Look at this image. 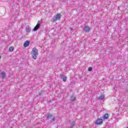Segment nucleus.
<instances>
[{
	"label": "nucleus",
	"instance_id": "1",
	"mask_svg": "<svg viewBox=\"0 0 128 128\" xmlns=\"http://www.w3.org/2000/svg\"><path fill=\"white\" fill-rule=\"evenodd\" d=\"M46 120H50V122H54L56 121V118H54V116L52 115V114L48 112L47 114H46Z\"/></svg>",
	"mask_w": 128,
	"mask_h": 128
},
{
	"label": "nucleus",
	"instance_id": "2",
	"mask_svg": "<svg viewBox=\"0 0 128 128\" xmlns=\"http://www.w3.org/2000/svg\"><path fill=\"white\" fill-rule=\"evenodd\" d=\"M38 54V50L36 48H34L32 50V56L34 60H36Z\"/></svg>",
	"mask_w": 128,
	"mask_h": 128
},
{
	"label": "nucleus",
	"instance_id": "3",
	"mask_svg": "<svg viewBox=\"0 0 128 128\" xmlns=\"http://www.w3.org/2000/svg\"><path fill=\"white\" fill-rule=\"evenodd\" d=\"M62 15L60 14H58L56 16H54L53 18L51 20L52 22H54L56 20H58L60 18Z\"/></svg>",
	"mask_w": 128,
	"mask_h": 128
},
{
	"label": "nucleus",
	"instance_id": "4",
	"mask_svg": "<svg viewBox=\"0 0 128 128\" xmlns=\"http://www.w3.org/2000/svg\"><path fill=\"white\" fill-rule=\"evenodd\" d=\"M104 122L102 118H98L96 120L95 124L97 125L102 124Z\"/></svg>",
	"mask_w": 128,
	"mask_h": 128
},
{
	"label": "nucleus",
	"instance_id": "5",
	"mask_svg": "<svg viewBox=\"0 0 128 128\" xmlns=\"http://www.w3.org/2000/svg\"><path fill=\"white\" fill-rule=\"evenodd\" d=\"M40 28V24L38 22L36 26L33 29V32H36L38 28Z\"/></svg>",
	"mask_w": 128,
	"mask_h": 128
},
{
	"label": "nucleus",
	"instance_id": "6",
	"mask_svg": "<svg viewBox=\"0 0 128 128\" xmlns=\"http://www.w3.org/2000/svg\"><path fill=\"white\" fill-rule=\"evenodd\" d=\"M60 78L62 80L63 82H66V76L60 74Z\"/></svg>",
	"mask_w": 128,
	"mask_h": 128
},
{
	"label": "nucleus",
	"instance_id": "7",
	"mask_svg": "<svg viewBox=\"0 0 128 128\" xmlns=\"http://www.w3.org/2000/svg\"><path fill=\"white\" fill-rule=\"evenodd\" d=\"M30 46V41L26 40V42H24V48H27V46Z\"/></svg>",
	"mask_w": 128,
	"mask_h": 128
},
{
	"label": "nucleus",
	"instance_id": "8",
	"mask_svg": "<svg viewBox=\"0 0 128 128\" xmlns=\"http://www.w3.org/2000/svg\"><path fill=\"white\" fill-rule=\"evenodd\" d=\"M90 27L88 26H86L84 28V31L86 32H90Z\"/></svg>",
	"mask_w": 128,
	"mask_h": 128
},
{
	"label": "nucleus",
	"instance_id": "9",
	"mask_svg": "<svg viewBox=\"0 0 128 128\" xmlns=\"http://www.w3.org/2000/svg\"><path fill=\"white\" fill-rule=\"evenodd\" d=\"M104 99V94H101L100 96L98 97L99 100H102Z\"/></svg>",
	"mask_w": 128,
	"mask_h": 128
},
{
	"label": "nucleus",
	"instance_id": "10",
	"mask_svg": "<svg viewBox=\"0 0 128 128\" xmlns=\"http://www.w3.org/2000/svg\"><path fill=\"white\" fill-rule=\"evenodd\" d=\"M104 120H108V114H105L102 117Z\"/></svg>",
	"mask_w": 128,
	"mask_h": 128
},
{
	"label": "nucleus",
	"instance_id": "11",
	"mask_svg": "<svg viewBox=\"0 0 128 128\" xmlns=\"http://www.w3.org/2000/svg\"><path fill=\"white\" fill-rule=\"evenodd\" d=\"M76 100V97L74 95H72L70 96V102H74Z\"/></svg>",
	"mask_w": 128,
	"mask_h": 128
},
{
	"label": "nucleus",
	"instance_id": "12",
	"mask_svg": "<svg viewBox=\"0 0 128 128\" xmlns=\"http://www.w3.org/2000/svg\"><path fill=\"white\" fill-rule=\"evenodd\" d=\"M75 124H74V122L72 121L70 122V128H74V126Z\"/></svg>",
	"mask_w": 128,
	"mask_h": 128
},
{
	"label": "nucleus",
	"instance_id": "13",
	"mask_svg": "<svg viewBox=\"0 0 128 128\" xmlns=\"http://www.w3.org/2000/svg\"><path fill=\"white\" fill-rule=\"evenodd\" d=\"M26 32H30V26H28L26 28Z\"/></svg>",
	"mask_w": 128,
	"mask_h": 128
},
{
	"label": "nucleus",
	"instance_id": "14",
	"mask_svg": "<svg viewBox=\"0 0 128 128\" xmlns=\"http://www.w3.org/2000/svg\"><path fill=\"white\" fill-rule=\"evenodd\" d=\"M0 76L2 78H4V76H6V72H2L0 74Z\"/></svg>",
	"mask_w": 128,
	"mask_h": 128
},
{
	"label": "nucleus",
	"instance_id": "15",
	"mask_svg": "<svg viewBox=\"0 0 128 128\" xmlns=\"http://www.w3.org/2000/svg\"><path fill=\"white\" fill-rule=\"evenodd\" d=\"M14 47H12V46H10V48H9V52H14Z\"/></svg>",
	"mask_w": 128,
	"mask_h": 128
},
{
	"label": "nucleus",
	"instance_id": "16",
	"mask_svg": "<svg viewBox=\"0 0 128 128\" xmlns=\"http://www.w3.org/2000/svg\"><path fill=\"white\" fill-rule=\"evenodd\" d=\"M88 72H92V67H89L88 68Z\"/></svg>",
	"mask_w": 128,
	"mask_h": 128
},
{
	"label": "nucleus",
	"instance_id": "17",
	"mask_svg": "<svg viewBox=\"0 0 128 128\" xmlns=\"http://www.w3.org/2000/svg\"><path fill=\"white\" fill-rule=\"evenodd\" d=\"M38 96H42V92H39Z\"/></svg>",
	"mask_w": 128,
	"mask_h": 128
},
{
	"label": "nucleus",
	"instance_id": "18",
	"mask_svg": "<svg viewBox=\"0 0 128 128\" xmlns=\"http://www.w3.org/2000/svg\"><path fill=\"white\" fill-rule=\"evenodd\" d=\"M70 30H72V28H70Z\"/></svg>",
	"mask_w": 128,
	"mask_h": 128
},
{
	"label": "nucleus",
	"instance_id": "19",
	"mask_svg": "<svg viewBox=\"0 0 128 128\" xmlns=\"http://www.w3.org/2000/svg\"><path fill=\"white\" fill-rule=\"evenodd\" d=\"M62 2H66V0H62Z\"/></svg>",
	"mask_w": 128,
	"mask_h": 128
},
{
	"label": "nucleus",
	"instance_id": "20",
	"mask_svg": "<svg viewBox=\"0 0 128 128\" xmlns=\"http://www.w3.org/2000/svg\"><path fill=\"white\" fill-rule=\"evenodd\" d=\"M2 58V56H0V59Z\"/></svg>",
	"mask_w": 128,
	"mask_h": 128
},
{
	"label": "nucleus",
	"instance_id": "21",
	"mask_svg": "<svg viewBox=\"0 0 128 128\" xmlns=\"http://www.w3.org/2000/svg\"><path fill=\"white\" fill-rule=\"evenodd\" d=\"M127 128H128V127Z\"/></svg>",
	"mask_w": 128,
	"mask_h": 128
}]
</instances>
